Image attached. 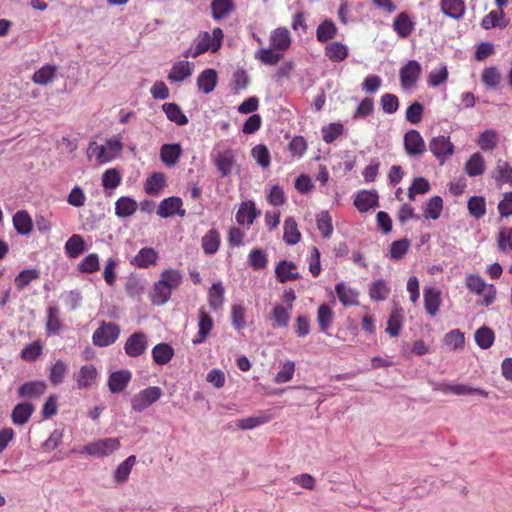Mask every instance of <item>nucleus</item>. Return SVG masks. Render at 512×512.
<instances>
[{
  "instance_id": "20",
  "label": "nucleus",
  "mask_w": 512,
  "mask_h": 512,
  "mask_svg": "<svg viewBox=\"0 0 512 512\" xmlns=\"http://www.w3.org/2000/svg\"><path fill=\"white\" fill-rule=\"evenodd\" d=\"M259 214L260 212L257 211L253 201H244L240 204L236 213V221L240 225L251 226Z\"/></svg>"
},
{
  "instance_id": "41",
  "label": "nucleus",
  "mask_w": 512,
  "mask_h": 512,
  "mask_svg": "<svg viewBox=\"0 0 512 512\" xmlns=\"http://www.w3.org/2000/svg\"><path fill=\"white\" fill-rule=\"evenodd\" d=\"M165 185V175L161 172H154L147 178L144 189L148 195L156 196L161 192Z\"/></svg>"
},
{
  "instance_id": "1",
  "label": "nucleus",
  "mask_w": 512,
  "mask_h": 512,
  "mask_svg": "<svg viewBox=\"0 0 512 512\" xmlns=\"http://www.w3.org/2000/svg\"><path fill=\"white\" fill-rule=\"evenodd\" d=\"M270 47L258 49L254 57L267 66L277 65L284 56V52L291 45L290 32L285 27H278L271 31L269 37Z\"/></svg>"
},
{
  "instance_id": "37",
  "label": "nucleus",
  "mask_w": 512,
  "mask_h": 512,
  "mask_svg": "<svg viewBox=\"0 0 512 512\" xmlns=\"http://www.w3.org/2000/svg\"><path fill=\"white\" fill-rule=\"evenodd\" d=\"M333 321L334 312L332 308L327 304H321L317 310V323L320 331L324 334H328V330L332 326Z\"/></svg>"
},
{
  "instance_id": "33",
  "label": "nucleus",
  "mask_w": 512,
  "mask_h": 512,
  "mask_svg": "<svg viewBox=\"0 0 512 512\" xmlns=\"http://www.w3.org/2000/svg\"><path fill=\"white\" fill-rule=\"evenodd\" d=\"M440 5L441 11L453 19H460L464 16L466 7L463 0H441Z\"/></svg>"
},
{
  "instance_id": "64",
  "label": "nucleus",
  "mask_w": 512,
  "mask_h": 512,
  "mask_svg": "<svg viewBox=\"0 0 512 512\" xmlns=\"http://www.w3.org/2000/svg\"><path fill=\"white\" fill-rule=\"evenodd\" d=\"M43 352V345L39 340H36L26 345L21 351V358L24 361L34 362Z\"/></svg>"
},
{
  "instance_id": "19",
  "label": "nucleus",
  "mask_w": 512,
  "mask_h": 512,
  "mask_svg": "<svg viewBox=\"0 0 512 512\" xmlns=\"http://www.w3.org/2000/svg\"><path fill=\"white\" fill-rule=\"evenodd\" d=\"M132 374L129 370L113 372L108 378V388L112 393H120L126 389L131 381Z\"/></svg>"
},
{
  "instance_id": "25",
  "label": "nucleus",
  "mask_w": 512,
  "mask_h": 512,
  "mask_svg": "<svg viewBox=\"0 0 512 512\" xmlns=\"http://www.w3.org/2000/svg\"><path fill=\"white\" fill-rule=\"evenodd\" d=\"M273 418V414L270 410L260 412L256 416L239 419L236 423L237 427L241 430H250L257 426L270 422Z\"/></svg>"
},
{
  "instance_id": "32",
  "label": "nucleus",
  "mask_w": 512,
  "mask_h": 512,
  "mask_svg": "<svg viewBox=\"0 0 512 512\" xmlns=\"http://www.w3.org/2000/svg\"><path fill=\"white\" fill-rule=\"evenodd\" d=\"M217 85V72L214 69L202 71L197 78L199 90L205 94L211 93Z\"/></svg>"
},
{
  "instance_id": "11",
  "label": "nucleus",
  "mask_w": 512,
  "mask_h": 512,
  "mask_svg": "<svg viewBox=\"0 0 512 512\" xmlns=\"http://www.w3.org/2000/svg\"><path fill=\"white\" fill-rule=\"evenodd\" d=\"M147 348V335L141 331L131 334L124 344L125 353L132 358L141 356Z\"/></svg>"
},
{
  "instance_id": "10",
  "label": "nucleus",
  "mask_w": 512,
  "mask_h": 512,
  "mask_svg": "<svg viewBox=\"0 0 512 512\" xmlns=\"http://www.w3.org/2000/svg\"><path fill=\"white\" fill-rule=\"evenodd\" d=\"M422 73V67L416 60H410L400 69V84L403 89L414 87Z\"/></svg>"
},
{
  "instance_id": "12",
  "label": "nucleus",
  "mask_w": 512,
  "mask_h": 512,
  "mask_svg": "<svg viewBox=\"0 0 512 512\" xmlns=\"http://www.w3.org/2000/svg\"><path fill=\"white\" fill-rule=\"evenodd\" d=\"M183 202L180 197L172 196L163 199L158 208L157 215L161 218H169L175 214L180 217H184L186 215V210L183 209Z\"/></svg>"
},
{
  "instance_id": "47",
  "label": "nucleus",
  "mask_w": 512,
  "mask_h": 512,
  "mask_svg": "<svg viewBox=\"0 0 512 512\" xmlns=\"http://www.w3.org/2000/svg\"><path fill=\"white\" fill-rule=\"evenodd\" d=\"M137 210V202L130 197H120L115 203V214L118 217H129Z\"/></svg>"
},
{
  "instance_id": "4",
  "label": "nucleus",
  "mask_w": 512,
  "mask_h": 512,
  "mask_svg": "<svg viewBox=\"0 0 512 512\" xmlns=\"http://www.w3.org/2000/svg\"><path fill=\"white\" fill-rule=\"evenodd\" d=\"M465 285L471 293L482 295L480 305L489 307L496 299V288L493 284H487L478 274H469L465 279Z\"/></svg>"
},
{
  "instance_id": "56",
  "label": "nucleus",
  "mask_w": 512,
  "mask_h": 512,
  "mask_svg": "<svg viewBox=\"0 0 512 512\" xmlns=\"http://www.w3.org/2000/svg\"><path fill=\"white\" fill-rule=\"evenodd\" d=\"M474 338L475 342L480 348L488 349L494 343L495 334L491 328L487 326H482L476 330Z\"/></svg>"
},
{
  "instance_id": "34",
  "label": "nucleus",
  "mask_w": 512,
  "mask_h": 512,
  "mask_svg": "<svg viewBox=\"0 0 512 512\" xmlns=\"http://www.w3.org/2000/svg\"><path fill=\"white\" fill-rule=\"evenodd\" d=\"M391 287L388 282L383 279L373 281L369 287V297L372 301H384L388 298Z\"/></svg>"
},
{
  "instance_id": "9",
  "label": "nucleus",
  "mask_w": 512,
  "mask_h": 512,
  "mask_svg": "<svg viewBox=\"0 0 512 512\" xmlns=\"http://www.w3.org/2000/svg\"><path fill=\"white\" fill-rule=\"evenodd\" d=\"M429 150L443 164L454 153V144L448 136L439 135L429 142Z\"/></svg>"
},
{
  "instance_id": "15",
  "label": "nucleus",
  "mask_w": 512,
  "mask_h": 512,
  "mask_svg": "<svg viewBox=\"0 0 512 512\" xmlns=\"http://www.w3.org/2000/svg\"><path fill=\"white\" fill-rule=\"evenodd\" d=\"M198 316V333L192 340L193 344L195 345L203 343L214 327L213 318L209 315L204 307L199 309Z\"/></svg>"
},
{
  "instance_id": "57",
  "label": "nucleus",
  "mask_w": 512,
  "mask_h": 512,
  "mask_svg": "<svg viewBox=\"0 0 512 512\" xmlns=\"http://www.w3.org/2000/svg\"><path fill=\"white\" fill-rule=\"evenodd\" d=\"M68 372V365L61 359H58L50 368L48 379L53 385H59L63 382Z\"/></svg>"
},
{
  "instance_id": "17",
  "label": "nucleus",
  "mask_w": 512,
  "mask_h": 512,
  "mask_svg": "<svg viewBox=\"0 0 512 512\" xmlns=\"http://www.w3.org/2000/svg\"><path fill=\"white\" fill-rule=\"evenodd\" d=\"M438 389L444 393H452L458 396L480 395L484 398H487L489 395L488 392L483 389L473 388L465 384H440Z\"/></svg>"
},
{
  "instance_id": "53",
  "label": "nucleus",
  "mask_w": 512,
  "mask_h": 512,
  "mask_svg": "<svg viewBox=\"0 0 512 512\" xmlns=\"http://www.w3.org/2000/svg\"><path fill=\"white\" fill-rule=\"evenodd\" d=\"M57 68L54 65H45L35 71L32 80L35 84L46 85L52 82L56 76Z\"/></svg>"
},
{
  "instance_id": "27",
  "label": "nucleus",
  "mask_w": 512,
  "mask_h": 512,
  "mask_svg": "<svg viewBox=\"0 0 512 512\" xmlns=\"http://www.w3.org/2000/svg\"><path fill=\"white\" fill-rule=\"evenodd\" d=\"M221 244V235L215 228L210 229L201 239V246L206 255L215 254Z\"/></svg>"
},
{
  "instance_id": "14",
  "label": "nucleus",
  "mask_w": 512,
  "mask_h": 512,
  "mask_svg": "<svg viewBox=\"0 0 512 512\" xmlns=\"http://www.w3.org/2000/svg\"><path fill=\"white\" fill-rule=\"evenodd\" d=\"M98 371L93 364L81 366L79 372L74 375L77 387L79 389H89L97 382Z\"/></svg>"
},
{
  "instance_id": "43",
  "label": "nucleus",
  "mask_w": 512,
  "mask_h": 512,
  "mask_svg": "<svg viewBox=\"0 0 512 512\" xmlns=\"http://www.w3.org/2000/svg\"><path fill=\"white\" fill-rule=\"evenodd\" d=\"M337 31L335 23L330 19H326L318 25L316 38L319 42L325 43L332 40L336 36Z\"/></svg>"
},
{
  "instance_id": "49",
  "label": "nucleus",
  "mask_w": 512,
  "mask_h": 512,
  "mask_svg": "<svg viewBox=\"0 0 512 512\" xmlns=\"http://www.w3.org/2000/svg\"><path fill=\"white\" fill-rule=\"evenodd\" d=\"M162 109L167 118L177 125L182 126L188 123V118L176 103H165L162 105Z\"/></svg>"
},
{
  "instance_id": "50",
  "label": "nucleus",
  "mask_w": 512,
  "mask_h": 512,
  "mask_svg": "<svg viewBox=\"0 0 512 512\" xmlns=\"http://www.w3.org/2000/svg\"><path fill=\"white\" fill-rule=\"evenodd\" d=\"M159 280L173 291L181 285L183 275L179 270L169 268L161 272Z\"/></svg>"
},
{
  "instance_id": "8",
  "label": "nucleus",
  "mask_w": 512,
  "mask_h": 512,
  "mask_svg": "<svg viewBox=\"0 0 512 512\" xmlns=\"http://www.w3.org/2000/svg\"><path fill=\"white\" fill-rule=\"evenodd\" d=\"M404 149L408 156L420 158L426 152V144L417 130H409L404 135Z\"/></svg>"
},
{
  "instance_id": "39",
  "label": "nucleus",
  "mask_w": 512,
  "mask_h": 512,
  "mask_svg": "<svg viewBox=\"0 0 512 512\" xmlns=\"http://www.w3.org/2000/svg\"><path fill=\"white\" fill-rule=\"evenodd\" d=\"M174 356V349L168 343H159L152 349V358L158 365L167 364Z\"/></svg>"
},
{
  "instance_id": "26",
  "label": "nucleus",
  "mask_w": 512,
  "mask_h": 512,
  "mask_svg": "<svg viewBox=\"0 0 512 512\" xmlns=\"http://www.w3.org/2000/svg\"><path fill=\"white\" fill-rule=\"evenodd\" d=\"M194 65L188 61H178L173 64L168 79L171 82H181L190 77L193 73Z\"/></svg>"
},
{
  "instance_id": "28",
  "label": "nucleus",
  "mask_w": 512,
  "mask_h": 512,
  "mask_svg": "<svg viewBox=\"0 0 512 512\" xmlns=\"http://www.w3.org/2000/svg\"><path fill=\"white\" fill-rule=\"evenodd\" d=\"M182 155V147L180 144H164L160 149L161 161L166 166H174Z\"/></svg>"
},
{
  "instance_id": "16",
  "label": "nucleus",
  "mask_w": 512,
  "mask_h": 512,
  "mask_svg": "<svg viewBox=\"0 0 512 512\" xmlns=\"http://www.w3.org/2000/svg\"><path fill=\"white\" fill-rule=\"evenodd\" d=\"M379 197L376 191L362 190L354 198V205L359 212H367L372 208L379 207Z\"/></svg>"
},
{
  "instance_id": "60",
  "label": "nucleus",
  "mask_w": 512,
  "mask_h": 512,
  "mask_svg": "<svg viewBox=\"0 0 512 512\" xmlns=\"http://www.w3.org/2000/svg\"><path fill=\"white\" fill-rule=\"evenodd\" d=\"M481 81L487 88H497L501 81L502 76L496 67H487L482 71Z\"/></svg>"
},
{
  "instance_id": "44",
  "label": "nucleus",
  "mask_w": 512,
  "mask_h": 512,
  "mask_svg": "<svg viewBox=\"0 0 512 512\" xmlns=\"http://www.w3.org/2000/svg\"><path fill=\"white\" fill-rule=\"evenodd\" d=\"M443 210V200L440 196H433L423 206V216L425 219L436 220L440 217Z\"/></svg>"
},
{
  "instance_id": "55",
  "label": "nucleus",
  "mask_w": 512,
  "mask_h": 512,
  "mask_svg": "<svg viewBox=\"0 0 512 512\" xmlns=\"http://www.w3.org/2000/svg\"><path fill=\"white\" fill-rule=\"evenodd\" d=\"M251 156L256 163L263 169H267L271 165L270 152L266 145L258 144L251 149Z\"/></svg>"
},
{
  "instance_id": "61",
  "label": "nucleus",
  "mask_w": 512,
  "mask_h": 512,
  "mask_svg": "<svg viewBox=\"0 0 512 512\" xmlns=\"http://www.w3.org/2000/svg\"><path fill=\"white\" fill-rule=\"evenodd\" d=\"M469 214L475 219H480L486 214V202L482 196H472L467 203Z\"/></svg>"
},
{
  "instance_id": "63",
  "label": "nucleus",
  "mask_w": 512,
  "mask_h": 512,
  "mask_svg": "<svg viewBox=\"0 0 512 512\" xmlns=\"http://www.w3.org/2000/svg\"><path fill=\"white\" fill-rule=\"evenodd\" d=\"M497 247L503 253L512 252V226L502 228L497 234Z\"/></svg>"
},
{
  "instance_id": "2",
  "label": "nucleus",
  "mask_w": 512,
  "mask_h": 512,
  "mask_svg": "<svg viewBox=\"0 0 512 512\" xmlns=\"http://www.w3.org/2000/svg\"><path fill=\"white\" fill-rule=\"evenodd\" d=\"M224 33L223 30L219 27H216L212 30V34L207 31L201 32L196 39L195 48H189L183 53L184 58H196L201 54H204L207 51H211L212 53L217 52L223 42Z\"/></svg>"
},
{
  "instance_id": "3",
  "label": "nucleus",
  "mask_w": 512,
  "mask_h": 512,
  "mask_svg": "<svg viewBox=\"0 0 512 512\" xmlns=\"http://www.w3.org/2000/svg\"><path fill=\"white\" fill-rule=\"evenodd\" d=\"M122 149L123 144L120 138L113 137L106 140L105 145L91 142L87 149V155L89 158L94 156L99 164H105L115 159Z\"/></svg>"
},
{
  "instance_id": "38",
  "label": "nucleus",
  "mask_w": 512,
  "mask_h": 512,
  "mask_svg": "<svg viewBox=\"0 0 512 512\" xmlns=\"http://www.w3.org/2000/svg\"><path fill=\"white\" fill-rule=\"evenodd\" d=\"M503 10H492L481 21V26L485 30L492 29L496 26L506 27L509 23V19H504Z\"/></svg>"
},
{
  "instance_id": "59",
  "label": "nucleus",
  "mask_w": 512,
  "mask_h": 512,
  "mask_svg": "<svg viewBox=\"0 0 512 512\" xmlns=\"http://www.w3.org/2000/svg\"><path fill=\"white\" fill-rule=\"evenodd\" d=\"M335 291L339 301L344 306H351L357 303L358 294L354 290L347 288L344 283H338L335 286Z\"/></svg>"
},
{
  "instance_id": "23",
  "label": "nucleus",
  "mask_w": 512,
  "mask_h": 512,
  "mask_svg": "<svg viewBox=\"0 0 512 512\" xmlns=\"http://www.w3.org/2000/svg\"><path fill=\"white\" fill-rule=\"evenodd\" d=\"M441 304V293L434 287L424 289V307L426 312L434 317L438 314Z\"/></svg>"
},
{
  "instance_id": "30",
  "label": "nucleus",
  "mask_w": 512,
  "mask_h": 512,
  "mask_svg": "<svg viewBox=\"0 0 512 512\" xmlns=\"http://www.w3.org/2000/svg\"><path fill=\"white\" fill-rule=\"evenodd\" d=\"M414 26V22L405 12L398 14L393 21V28L401 38H407L408 36H410L412 31L414 30Z\"/></svg>"
},
{
  "instance_id": "13",
  "label": "nucleus",
  "mask_w": 512,
  "mask_h": 512,
  "mask_svg": "<svg viewBox=\"0 0 512 512\" xmlns=\"http://www.w3.org/2000/svg\"><path fill=\"white\" fill-rule=\"evenodd\" d=\"M212 161L221 177H227L232 173L235 164V154L231 148L212 155Z\"/></svg>"
},
{
  "instance_id": "62",
  "label": "nucleus",
  "mask_w": 512,
  "mask_h": 512,
  "mask_svg": "<svg viewBox=\"0 0 512 512\" xmlns=\"http://www.w3.org/2000/svg\"><path fill=\"white\" fill-rule=\"evenodd\" d=\"M40 278V271L37 269H25L22 270L15 277V285L18 290H23L26 288L32 281Z\"/></svg>"
},
{
  "instance_id": "24",
  "label": "nucleus",
  "mask_w": 512,
  "mask_h": 512,
  "mask_svg": "<svg viewBox=\"0 0 512 512\" xmlns=\"http://www.w3.org/2000/svg\"><path fill=\"white\" fill-rule=\"evenodd\" d=\"M12 222L18 234L29 235L33 231V221L26 210H18L13 215Z\"/></svg>"
},
{
  "instance_id": "29",
  "label": "nucleus",
  "mask_w": 512,
  "mask_h": 512,
  "mask_svg": "<svg viewBox=\"0 0 512 512\" xmlns=\"http://www.w3.org/2000/svg\"><path fill=\"white\" fill-rule=\"evenodd\" d=\"M295 270L296 265L293 262L281 260L275 268L276 278L280 283L296 280L298 279L299 275L297 272H295Z\"/></svg>"
},
{
  "instance_id": "52",
  "label": "nucleus",
  "mask_w": 512,
  "mask_h": 512,
  "mask_svg": "<svg viewBox=\"0 0 512 512\" xmlns=\"http://www.w3.org/2000/svg\"><path fill=\"white\" fill-rule=\"evenodd\" d=\"M224 287L220 282L213 283L208 292V301L210 307L217 311L224 303Z\"/></svg>"
},
{
  "instance_id": "31",
  "label": "nucleus",
  "mask_w": 512,
  "mask_h": 512,
  "mask_svg": "<svg viewBox=\"0 0 512 512\" xmlns=\"http://www.w3.org/2000/svg\"><path fill=\"white\" fill-rule=\"evenodd\" d=\"M492 178L495 179L498 185L512 184V166L507 161L499 159L492 171Z\"/></svg>"
},
{
  "instance_id": "22",
  "label": "nucleus",
  "mask_w": 512,
  "mask_h": 512,
  "mask_svg": "<svg viewBox=\"0 0 512 512\" xmlns=\"http://www.w3.org/2000/svg\"><path fill=\"white\" fill-rule=\"evenodd\" d=\"M158 258V252L154 248L144 247L139 250L130 263L138 268H148L155 265Z\"/></svg>"
},
{
  "instance_id": "51",
  "label": "nucleus",
  "mask_w": 512,
  "mask_h": 512,
  "mask_svg": "<svg viewBox=\"0 0 512 512\" xmlns=\"http://www.w3.org/2000/svg\"><path fill=\"white\" fill-rule=\"evenodd\" d=\"M86 248L83 237L79 234L72 235L65 244L66 254L70 258H76L84 252Z\"/></svg>"
},
{
  "instance_id": "42",
  "label": "nucleus",
  "mask_w": 512,
  "mask_h": 512,
  "mask_svg": "<svg viewBox=\"0 0 512 512\" xmlns=\"http://www.w3.org/2000/svg\"><path fill=\"white\" fill-rule=\"evenodd\" d=\"M283 239L288 245H295L301 239V233L298 230V225L292 217H288L284 221Z\"/></svg>"
},
{
  "instance_id": "7",
  "label": "nucleus",
  "mask_w": 512,
  "mask_h": 512,
  "mask_svg": "<svg viewBox=\"0 0 512 512\" xmlns=\"http://www.w3.org/2000/svg\"><path fill=\"white\" fill-rule=\"evenodd\" d=\"M119 448L120 441L118 438H104L85 445L82 452L95 457H105L111 455Z\"/></svg>"
},
{
  "instance_id": "18",
  "label": "nucleus",
  "mask_w": 512,
  "mask_h": 512,
  "mask_svg": "<svg viewBox=\"0 0 512 512\" xmlns=\"http://www.w3.org/2000/svg\"><path fill=\"white\" fill-rule=\"evenodd\" d=\"M324 54L331 62L340 63L349 56V49L340 41H330L324 48Z\"/></svg>"
},
{
  "instance_id": "45",
  "label": "nucleus",
  "mask_w": 512,
  "mask_h": 512,
  "mask_svg": "<svg viewBox=\"0 0 512 512\" xmlns=\"http://www.w3.org/2000/svg\"><path fill=\"white\" fill-rule=\"evenodd\" d=\"M172 295V290H170L166 285L158 280L154 283L152 292H151V300L155 305H163L169 301Z\"/></svg>"
},
{
  "instance_id": "46",
  "label": "nucleus",
  "mask_w": 512,
  "mask_h": 512,
  "mask_svg": "<svg viewBox=\"0 0 512 512\" xmlns=\"http://www.w3.org/2000/svg\"><path fill=\"white\" fill-rule=\"evenodd\" d=\"M235 6L232 0H213L211 2L212 17L215 20H221L227 17Z\"/></svg>"
},
{
  "instance_id": "5",
  "label": "nucleus",
  "mask_w": 512,
  "mask_h": 512,
  "mask_svg": "<svg viewBox=\"0 0 512 512\" xmlns=\"http://www.w3.org/2000/svg\"><path fill=\"white\" fill-rule=\"evenodd\" d=\"M162 394L163 391L158 386L147 387L133 396L131 399L132 409L136 412H143L149 406L157 402Z\"/></svg>"
},
{
  "instance_id": "40",
  "label": "nucleus",
  "mask_w": 512,
  "mask_h": 512,
  "mask_svg": "<svg viewBox=\"0 0 512 512\" xmlns=\"http://www.w3.org/2000/svg\"><path fill=\"white\" fill-rule=\"evenodd\" d=\"M136 461V456L131 455L117 466L113 475L114 481L117 484H122L128 480Z\"/></svg>"
},
{
  "instance_id": "58",
  "label": "nucleus",
  "mask_w": 512,
  "mask_h": 512,
  "mask_svg": "<svg viewBox=\"0 0 512 512\" xmlns=\"http://www.w3.org/2000/svg\"><path fill=\"white\" fill-rule=\"evenodd\" d=\"M466 173L473 177L482 175L485 171V162L479 153L473 154L465 165Z\"/></svg>"
},
{
  "instance_id": "35",
  "label": "nucleus",
  "mask_w": 512,
  "mask_h": 512,
  "mask_svg": "<svg viewBox=\"0 0 512 512\" xmlns=\"http://www.w3.org/2000/svg\"><path fill=\"white\" fill-rule=\"evenodd\" d=\"M34 409V406L28 402L17 404L11 414L12 422L15 425H23L27 423L34 412Z\"/></svg>"
},
{
  "instance_id": "36",
  "label": "nucleus",
  "mask_w": 512,
  "mask_h": 512,
  "mask_svg": "<svg viewBox=\"0 0 512 512\" xmlns=\"http://www.w3.org/2000/svg\"><path fill=\"white\" fill-rule=\"evenodd\" d=\"M46 390V383L44 381H29L21 385L18 389L20 397L38 398Z\"/></svg>"
},
{
  "instance_id": "6",
  "label": "nucleus",
  "mask_w": 512,
  "mask_h": 512,
  "mask_svg": "<svg viewBox=\"0 0 512 512\" xmlns=\"http://www.w3.org/2000/svg\"><path fill=\"white\" fill-rule=\"evenodd\" d=\"M120 335V327L113 322L102 321L92 336L94 345L105 347L113 344Z\"/></svg>"
},
{
  "instance_id": "21",
  "label": "nucleus",
  "mask_w": 512,
  "mask_h": 512,
  "mask_svg": "<svg viewBox=\"0 0 512 512\" xmlns=\"http://www.w3.org/2000/svg\"><path fill=\"white\" fill-rule=\"evenodd\" d=\"M293 305L277 304L271 311L270 320L273 328H286L290 321Z\"/></svg>"
},
{
  "instance_id": "48",
  "label": "nucleus",
  "mask_w": 512,
  "mask_h": 512,
  "mask_svg": "<svg viewBox=\"0 0 512 512\" xmlns=\"http://www.w3.org/2000/svg\"><path fill=\"white\" fill-rule=\"evenodd\" d=\"M344 125L340 122H332L321 128L322 139L326 144H332L337 138L343 135Z\"/></svg>"
},
{
  "instance_id": "54",
  "label": "nucleus",
  "mask_w": 512,
  "mask_h": 512,
  "mask_svg": "<svg viewBox=\"0 0 512 512\" xmlns=\"http://www.w3.org/2000/svg\"><path fill=\"white\" fill-rule=\"evenodd\" d=\"M402 322H403V312L402 309L395 308L387 321V327L386 332L391 337H397L400 334V330L402 328Z\"/></svg>"
}]
</instances>
